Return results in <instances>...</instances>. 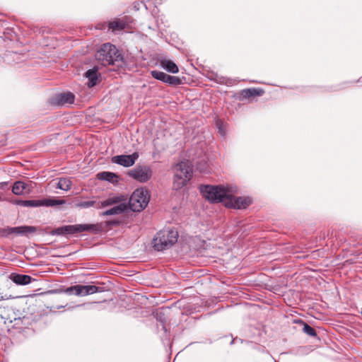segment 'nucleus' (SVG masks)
I'll list each match as a JSON object with an SVG mask.
<instances>
[{
  "label": "nucleus",
  "instance_id": "nucleus-8",
  "mask_svg": "<svg viewBox=\"0 0 362 362\" xmlns=\"http://www.w3.org/2000/svg\"><path fill=\"white\" fill-rule=\"evenodd\" d=\"M18 205L25 207H38V206H55L62 205L66 203L64 199H32V200H20L18 202Z\"/></svg>",
  "mask_w": 362,
  "mask_h": 362
},
{
  "label": "nucleus",
  "instance_id": "nucleus-11",
  "mask_svg": "<svg viewBox=\"0 0 362 362\" xmlns=\"http://www.w3.org/2000/svg\"><path fill=\"white\" fill-rule=\"evenodd\" d=\"M139 155L137 152H134L131 155H119L112 157L111 161L125 168H129L134 165Z\"/></svg>",
  "mask_w": 362,
  "mask_h": 362
},
{
  "label": "nucleus",
  "instance_id": "nucleus-20",
  "mask_svg": "<svg viewBox=\"0 0 362 362\" xmlns=\"http://www.w3.org/2000/svg\"><path fill=\"white\" fill-rule=\"evenodd\" d=\"M36 230L37 228L35 226H23L18 227H13L12 233L23 235L27 233H35Z\"/></svg>",
  "mask_w": 362,
  "mask_h": 362
},
{
  "label": "nucleus",
  "instance_id": "nucleus-5",
  "mask_svg": "<svg viewBox=\"0 0 362 362\" xmlns=\"http://www.w3.org/2000/svg\"><path fill=\"white\" fill-rule=\"evenodd\" d=\"M173 188L176 190L185 186L192 176V168L187 161L177 163L174 168Z\"/></svg>",
  "mask_w": 362,
  "mask_h": 362
},
{
  "label": "nucleus",
  "instance_id": "nucleus-9",
  "mask_svg": "<svg viewBox=\"0 0 362 362\" xmlns=\"http://www.w3.org/2000/svg\"><path fill=\"white\" fill-rule=\"evenodd\" d=\"M152 174V170L149 166L141 165L136 166L127 173L129 177L142 183L148 182L151 178Z\"/></svg>",
  "mask_w": 362,
  "mask_h": 362
},
{
  "label": "nucleus",
  "instance_id": "nucleus-14",
  "mask_svg": "<svg viewBox=\"0 0 362 362\" xmlns=\"http://www.w3.org/2000/svg\"><path fill=\"white\" fill-rule=\"evenodd\" d=\"M131 18L125 16L122 19H117L109 23V29H111L113 32L122 30L125 29L129 23H131Z\"/></svg>",
  "mask_w": 362,
  "mask_h": 362
},
{
  "label": "nucleus",
  "instance_id": "nucleus-22",
  "mask_svg": "<svg viewBox=\"0 0 362 362\" xmlns=\"http://www.w3.org/2000/svg\"><path fill=\"white\" fill-rule=\"evenodd\" d=\"M26 187L27 185L25 182L16 181L13 185L12 192L15 194L20 195L25 192Z\"/></svg>",
  "mask_w": 362,
  "mask_h": 362
},
{
  "label": "nucleus",
  "instance_id": "nucleus-17",
  "mask_svg": "<svg viewBox=\"0 0 362 362\" xmlns=\"http://www.w3.org/2000/svg\"><path fill=\"white\" fill-rule=\"evenodd\" d=\"M97 177L100 180H105L113 184L118 182V175L112 172H100L97 174Z\"/></svg>",
  "mask_w": 362,
  "mask_h": 362
},
{
  "label": "nucleus",
  "instance_id": "nucleus-28",
  "mask_svg": "<svg viewBox=\"0 0 362 362\" xmlns=\"http://www.w3.org/2000/svg\"><path fill=\"white\" fill-rule=\"evenodd\" d=\"M216 124L218 126V133L221 135V136H224L225 135V132L221 124V121H217L216 122Z\"/></svg>",
  "mask_w": 362,
  "mask_h": 362
},
{
  "label": "nucleus",
  "instance_id": "nucleus-2",
  "mask_svg": "<svg viewBox=\"0 0 362 362\" xmlns=\"http://www.w3.org/2000/svg\"><path fill=\"white\" fill-rule=\"evenodd\" d=\"M178 232L173 228H165L159 230L154 237L152 244L153 248L157 251L165 250L177 241Z\"/></svg>",
  "mask_w": 362,
  "mask_h": 362
},
{
  "label": "nucleus",
  "instance_id": "nucleus-7",
  "mask_svg": "<svg viewBox=\"0 0 362 362\" xmlns=\"http://www.w3.org/2000/svg\"><path fill=\"white\" fill-rule=\"evenodd\" d=\"M122 200L121 197L115 196L110 197L107 199L97 202L94 200H88V201H83L76 204V206L79 208L87 209L92 206L95 207L96 209H102L106 206H112L115 204H119Z\"/></svg>",
  "mask_w": 362,
  "mask_h": 362
},
{
  "label": "nucleus",
  "instance_id": "nucleus-1",
  "mask_svg": "<svg viewBox=\"0 0 362 362\" xmlns=\"http://www.w3.org/2000/svg\"><path fill=\"white\" fill-rule=\"evenodd\" d=\"M200 192L203 197L214 203L222 202L226 205V202L230 198L231 193H236V186H211L201 185Z\"/></svg>",
  "mask_w": 362,
  "mask_h": 362
},
{
  "label": "nucleus",
  "instance_id": "nucleus-4",
  "mask_svg": "<svg viewBox=\"0 0 362 362\" xmlns=\"http://www.w3.org/2000/svg\"><path fill=\"white\" fill-rule=\"evenodd\" d=\"M102 224H76L59 227L52 230L50 233L53 235H63L66 234L80 233L84 231L98 233L102 232Z\"/></svg>",
  "mask_w": 362,
  "mask_h": 362
},
{
  "label": "nucleus",
  "instance_id": "nucleus-16",
  "mask_svg": "<svg viewBox=\"0 0 362 362\" xmlns=\"http://www.w3.org/2000/svg\"><path fill=\"white\" fill-rule=\"evenodd\" d=\"M100 75V74L98 73V69L97 67L88 69L85 73V76L88 78L87 85L89 88H92L97 85L99 81Z\"/></svg>",
  "mask_w": 362,
  "mask_h": 362
},
{
  "label": "nucleus",
  "instance_id": "nucleus-10",
  "mask_svg": "<svg viewBox=\"0 0 362 362\" xmlns=\"http://www.w3.org/2000/svg\"><path fill=\"white\" fill-rule=\"evenodd\" d=\"M103 288L93 285H75L66 289V293L71 294L73 293L78 296H86L98 292H102Z\"/></svg>",
  "mask_w": 362,
  "mask_h": 362
},
{
  "label": "nucleus",
  "instance_id": "nucleus-13",
  "mask_svg": "<svg viewBox=\"0 0 362 362\" xmlns=\"http://www.w3.org/2000/svg\"><path fill=\"white\" fill-rule=\"evenodd\" d=\"M234 193H231V197L226 202V206L238 209H246L252 203V200L247 197H234Z\"/></svg>",
  "mask_w": 362,
  "mask_h": 362
},
{
  "label": "nucleus",
  "instance_id": "nucleus-27",
  "mask_svg": "<svg viewBox=\"0 0 362 362\" xmlns=\"http://www.w3.org/2000/svg\"><path fill=\"white\" fill-rule=\"evenodd\" d=\"M245 91H246L247 93H249V95H250V96H254V95H256L259 94L257 90L255 89V88L247 89Z\"/></svg>",
  "mask_w": 362,
  "mask_h": 362
},
{
  "label": "nucleus",
  "instance_id": "nucleus-15",
  "mask_svg": "<svg viewBox=\"0 0 362 362\" xmlns=\"http://www.w3.org/2000/svg\"><path fill=\"white\" fill-rule=\"evenodd\" d=\"M74 95L70 92L58 93L55 95V103L59 105L72 104L74 102Z\"/></svg>",
  "mask_w": 362,
  "mask_h": 362
},
{
  "label": "nucleus",
  "instance_id": "nucleus-19",
  "mask_svg": "<svg viewBox=\"0 0 362 362\" xmlns=\"http://www.w3.org/2000/svg\"><path fill=\"white\" fill-rule=\"evenodd\" d=\"M160 64L162 68L165 69L168 72L172 74H177L179 71L177 66L170 60L162 59L160 60Z\"/></svg>",
  "mask_w": 362,
  "mask_h": 362
},
{
  "label": "nucleus",
  "instance_id": "nucleus-6",
  "mask_svg": "<svg viewBox=\"0 0 362 362\" xmlns=\"http://www.w3.org/2000/svg\"><path fill=\"white\" fill-rule=\"evenodd\" d=\"M149 202L147 190L143 188L136 189L131 195L129 205L133 211H141L146 207Z\"/></svg>",
  "mask_w": 362,
  "mask_h": 362
},
{
  "label": "nucleus",
  "instance_id": "nucleus-23",
  "mask_svg": "<svg viewBox=\"0 0 362 362\" xmlns=\"http://www.w3.org/2000/svg\"><path fill=\"white\" fill-rule=\"evenodd\" d=\"M72 185V182L69 178L62 177L60 178L57 183V188L68 191L71 189Z\"/></svg>",
  "mask_w": 362,
  "mask_h": 362
},
{
  "label": "nucleus",
  "instance_id": "nucleus-3",
  "mask_svg": "<svg viewBox=\"0 0 362 362\" xmlns=\"http://www.w3.org/2000/svg\"><path fill=\"white\" fill-rule=\"evenodd\" d=\"M95 57L96 60L103 66L115 64V62H122L123 59L117 48L110 43L101 45Z\"/></svg>",
  "mask_w": 362,
  "mask_h": 362
},
{
  "label": "nucleus",
  "instance_id": "nucleus-25",
  "mask_svg": "<svg viewBox=\"0 0 362 362\" xmlns=\"http://www.w3.org/2000/svg\"><path fill=\"white\" fill-rule=\"evenodd\" d=\"M13 227H6L0 228V237L7 238L10 235H12Z\"/></svg>",
  "mask_w": 362,
  "mask_h": 362
},
{
  "label": "nucleus",
  "instance_id": "nucleus-21",
  "mask_svg": "<svg viewBox=\"0 0 362 362\" xmlns=\"http://www.w3.org/2000/svg\"><path fill=\"white\" fill-rule=\"evenodd\" d=\"M11 279L18 285H27L32 281L33 278L26 274H15Z\"/></svg>",
  "mask_w": 362,
  "mask_h": 362
},
{
  "label": "nucleus",
  "instance_id": "nucleus-26",
  "mask_svg": "<svg viewBox=\"0 0 362 362\" xmlns=\"http://www.w3.org/2000/svg\"><path fill=\"white\" fill-rule=\"evenodd\" d=\"M119 223H120V221H117V220H113V221H106L104 223H100V224L103 225V230L102 231H103L105 230V226L108 228V227L112 226H119Z\"/></svg>",
  "mask_w": 362,
  "mask_h": 362
},
{
  "label": "nucleus",
  "instance_id": "nucleus-18",
  "mask_svg": "<svg viewBox=\"0 0 362 362\" xmlns=\"http://www.w3.org/2000/svg\"><path fill=\"white\" fill-rule=\"evenodd\" d=\"M127 210V205L124 203H120L112 208L106 210L102 213V216H112L118 215L124 213Z\"/></svg>",
  "mask_w": 362,
  "mask_h": 362
},
{
  "label": "nucleus",
  "instance_id": "nucleus-12",
  "mask_svg": "<svg viewBox=\"0 0 362 362\" xmlns=\"http://www.w3.org/2000/svg\"><path fill=\"white\" fill-rule=\"evenodd\" d=\"M153 78L170 86H178L182 83V80L178 76L168 75L163 71L153 70L151 71Z\"/></svg>",
  "mask_w": 362,
  "mask_h": 362
},
{
  "label": "nucleus",
  "instance_id": "nucleus-24",
  "mask_svg": "<svg viewBox=\"0 0 362 362\" xmlns=\"http://www.w3.org/2000/svg\"><path fill=\"white\" fill-rule=\"evenodd\" d=\"M303 330L305 333H306L308 335H309L310 337H316L317 336V332H316L315 329L313 327H312L311 326H310L309 325H308L307 323H303Z\"/></svg>",
  "mask_w": 362,
  "mask_h": 362
}]
</instances>
